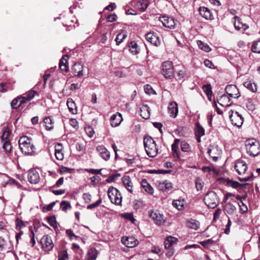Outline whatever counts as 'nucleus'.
<instances>
[{
  "label": "nucleus",
  "mask_w": 260,
  "mask_h": 260,
  "mask_svg": "<svg viewBox=\"0 0 260 260\" xmlns=\"http://www.w3.org/2000/svg\"><path fill=\"white\" fill-rule=\"evenodd\" d=\"M143 142L147 154L150 157H155L158 153V148L155 141L150 136H145Z\"/></svg>",
  "instance_id": "obj_1"
},
{
  "label": "nucleus",
  "mask_w": 260,
  "mask_h": 260,
  "mask_svg": "<svg viewBox=\"0 0 260 260\" xmlns=\"http://www.w3.org/2000/svg\"><path fill=\"white\" fill-rule=\"evenodd\" d=\"M247 153L250 156H255L260 153V143L254 139H249L245 141Z\"/></svg>",
  "instance_id": "obj_2"
},
{
  "label": "nucleus",
  "mask_w": 260,
  "mask_h": 260,
  "mask_svg": "<svg viewBox=\"0 0 260 260\" xmlns=\"http://www.w3.org/2000/svg\"><path fill=\"white\" fill-rule=\"evenodd\" d=\"M19 145L22 152L25 154H30L35 151V146L31 140L26 136L21 137L19 140Z\"/></svg>",
  "instance_id": "obj_3"
},
{
  "label": "nucleus",
  "mask_w": 260,
  "mask_h": 260,
  "mask_svg": "<svg viewBox=\"0 0 260 260\" xmlns=\"http://www.w3.org/2000/svg\"><path fill=\"white\" fill-rule=\"evenodd\" d=\"M204 201L206 205L210 208L214 209L218 205L219 201L216 193L213 191H209L205 195Z\"/></svg>",
  "instance_id": "obj_4"
},
{
  "label": "nucleus",
  "mask_w": 260,
  "mask_h": 260,
  "mask_svg": "<svg viewBox=\"0 0 260 260\" xmlns=\"http://www.w3.org/2000/svg\"><path fill=\"white\" fill-rule=\"evenodd\" d=\"M108 195L112 203L116 205H121L122 196L120 192L116 188L110 187L108 191Z\"/></svg>",
  "instance_id": "obj_5"
},
{
  "label": "nucleus",
  "mask_w": 260,
  "mask_h": 260,
  "mask_svg": "<svg viewBox=\"0 0 260 260\" xmlns=\"http://www.w3.org/2000/svg\"><path fill=\"white\" fill-rule=\"evenodd\" d=\"M161 73L166 79H172L174 76V70L172 62L166 61L161 66Z\"/></svg>",
  "instance_id": "obj_6"
},
{
  "label": "nucleus",
  "mask_w": 260,
  "mask_h": 260,
  "mask_svg": "<svg viewBox=\"0 0 260 260\" xmlns=\"http://www.w3.org/2000/svg\"><path fill=\"white\" fill-rule=\"evenodd\" d=\"M230 118L233 125L240 127L243 124L244 118L239 112L231 110L230 112Z\"/></svg>",
  "instance_id": "obj_7"
},
{
  "label": "nucleus",
  "mask_w": 260,
  "mask_h": 260,
  "mask_svg": "<svg viewBox=\"0 0 260 260\" xmlns=\"http://www.w3.org/2000/svg\"><path fill=\"white\" fill-rule=\"evenodd\" d=\"M149 216L158 225L164 224L166 221L163 214H161L158 210L150 211Z\"/></svg>",
  "instance_id": "obj_8"
},
{
  "label": "nucleus",
  "mask_w": 260,
  "mask_h": 260,
  "mask_svg": "<svg viewBox=\"0 0 260 260\" xmlns=\"http://www.w3.org/2000/svg\"><path fill=\"white\" fill-rule=\"evenodd\" d=\"M159 20L162 23L163 25L170 29H174L176 26V21L172 17L163 15L159 18Z\"/></svg>",
  "instance_id": "obj_9"
},
{
  "label": "nucleus",
  "mask_w": 260,
  "mask_h": 260,
  "mask_svg": "<svg viewBox=\"0 0 260 260\" xmlns=\"http://www.w3.org/2000/svg\"><path fill=\"white\" fill-rule=\"evenodd\" d=\"M42 248L45 251L51 250L53 247L51 238L48 235H44L41 239Z\"/></svg>",
  "instance_id": "obj_10"
},
{
  "label": "nucleus",
  "mask_w": 260,
  "mask_h": 260,
  "mask_svg": "<svg viewBox=\"0 0 260 260\" xmlns=\"http://www.w3.org/2000/svg\"><path fill=\"white\" fill-rule=\"evenodd\" d=\"M226 93L231 98L237 99L240 96V93L237 87L234 85H229L225 88Z\"/></svg>",
  "instance_id": "obj_11"
},
{
  "label": "nucleus",
  "mask_w": 260,
  "mask_h": 260,
  "mask_svg": "<svg viewBox=\"0 0 260 260\" xmlns=\"http://www.w3.org/2000/svg\"><path fill=\"white\" fill-rule=\"evenodd\" d=\"M247 168L246 164L243 160H238L235 165V169L240 175L245 174Z\"/></svg>",
  "instance_id": "obj_12"
},
{
  "label": "nucleus",
  "mask_w": 260,
  "mask_h": 260,
  "mask_svg": "<svg viewBox=\"0 0 260 260\" xmlns=\"http://www.w3.org/2000/svg\"><path fill=\"white\" fill-rule=\"evenodd\" d=\"M146 39L152 45L158 46L160 45V42L158 36L154 32H148L146 34Z\"/></svg>",
  "instance_id": "obj_13"
},
{
  "label": "nucleus",
  "mask_w": 260,
  "mask_h": 260,
  "mask_svg": "<svg viewBox=\"0 0 260 260\" xmlns=\"http://www.w3.org/2000/svg\"><path fill=\"white\" fill-rule=\"evenodd\" d=\"M226 180V184L228 186H231L233 188L237 189L238 191L244 189L245 188H246V186L248 185L247 183H240L237 181H233V180Z\"/></svg>",
  "instance_id": "obj_14"
},
{
  "label": "nucleus",
  "mask_w": 260,
  "mask_h": 260,
  "mask_svg": "<svg viewBox=\"0 0 260 260\" xmlns=\"http://www.w3.org/2000/svg\"><path fill=\"white\" fill-rule=\"evenodd\" d=\"M200 15L206 20L213 19V14L210 10L205 7H200L199 9Z\"/></svg>",
  "instance_id": "obj_15"
},
{
  "label": "nucleus",
  "mask_w": 260,
  "mask_h": 260,
  "mask_svg": "<svg viewBox=\"0 0 260 260\" xmlns=\"http://www.w3.org/2000/svg\"><path fill=\"white\" fill-rule=\"evenodd\" d=\"M234 27L237 30L244 31L248 28V26L242 21V19L236 16L234 17Z\"/></svg>",
  "instance_id": "obj_16"
},
{
  "label": "nucleus",
  "mask_w": 260,
  "mask_h": 260,
  "mask_svg": "<svg viewBox=\"0 0 260 260\" xmlns=\"http://www.w3.org/2000/svg\"><path fill=\"white\" fill-rule=\"evenodd\" d=\"M122 115L120 113L117 112L110 118L111 125L112 127H117L120 125L122 121Z\"/></svg>",
  "instance_id": "obj_17"
},
{
  "label": "nucleus",
  "mask_w": 260,
  "mask_h": 260,
  "mask_svg": "<svg viewBox=\"0 0 260 260\" xmlns=\"http://www.w3.org/2000/svg\"><path fill=\"white\" fill-rule=\"evenodd\" d=\"M168 109L170 116L175 118L178 112L177 104L175 102H172L169 104Z\"/></svg>",
  "instance_id": "obj_18"
},
{
  "label": "nucleus",
  "mask_w": 260,
  "mask_h": 260,
  "mask_svg": "<svg viewBox=\"0 0 260 260\" xmlns=\"http://www.w3.org/2000/svg\"><path fill=\"white\" fill-rule=\"evenodd\" d=\"M123 243L128 247H134L139 244L138 240L133 237H126L122 239Z\"/></svg>",
  "instance_id": "obj_19"
},
{
  "label": "nucleus",
  "mask_w": 260,
  "mask_h": 260,
  "mask_svg": "<svg viewBox=\"0 0 260 260\" xmlns=\"http://www.w3.org/2000/svg\"><path fill=\"white\" fill-rule=\"evenodd\" d=\"M96 150L99 152L101 156L105 160H107L110 158V152L104 146L101 145L98 146Z\"/></svg>",
  "instance_id": "obj_20"
},
{
  "label": "nucleus",
  "mask_w": 260,
  "mask_h": 260,
  "mask_svg": "<svg viewBox=\"0 0 260 260\" xmlns=\"http://www.w3.org/2000/svg\"><path fill=\"white\" fill-rule=\"evenodd\" d=\"M157 187L159 190L165 191L171 189L172 188V185L171 182H168L166 180H162V181H159L157 185Z\"/></svg>",
  "instance_id": "obj_21"
},
{
  "label": "nucleus",
  "mask_w": 260,
  "mask_h": 260,
  "mask_svg": "<svg viewBox=\"0 0 260 260\" xmlns=\"http://www.w3.org/2000/svg\"><path fill=\"white\" fill-rule=\"evenodd\" d=\"M177 242V239L175 237L172 236L167 237L165 241H164V245L166 249L170 248H173V246Z\"/></svg>",
  "instance_id": "obj_22"
},
{
  "label": "nucleus",
  "mask_w": 260,
  "mask_h": 260,
  "mask_svg": "<svg viewBox=\"0 0 260 260\" xmlns=\"http://www.w3.org/2000/svg\"><path fill=\"white\" fill-rule=\"evenodd\" d=\"M230 98L229 96L223 94L217 100V103L222 107H229L232 105Z\"/></svg>",
  "instance_id": "obj_23"
},
{
  "label": "nucleus",
  "mask_w": 260,
  "mask_h": 260,
  "mask_svg": "<svg viewBox=\"0 0 260 260\" xmlns=\"http://www.w3.org/2000/svg\"><path fill=\"white\" fill-rule=\"evenodd\" d=\"M148 6L147 0H137L135 4V7L141 12L146 10Z\"/></svg>",
  "instance_id": "obj_24"
},
{
  "label": "nucleus",
  "mask_w": 260,
  "mask_h": 260,
  "mask_svg": "<svg viewBox=\"0 0 260 260\" xmlns=\"http://www.w3.org/2000/svg\"><path fill=\"white\" fill-rule=\"evenodd\" d=\"M208 153L215 161L218 160V158H219L220 154L219 151H218L217 148L216 147H212V148H209L208 150Z\"/></svg>",
  "instance_id": "obj_25"
},
{
  "label": "nucleus",
  "mask_w": 260,
  "mask_h": 260,
  "mask_svg": "<svg viewBox=\"0 0 260 260\" xmlns=\"http://www.w3.org/2000/svg\"><path fill=\"white\" fill-rule=\"evenodd\" d=\"M179 142L180 140L179 139H175L174 143L172 145V150L173 151V156L177 158H179L180 157V152L178 151Z\"/></svg>",
  "instance_id": "obj_26"
},
{
  "label": "nucleus",
  "mask_w": 260,
  "mask_h": 260,
  "mask_svg": "<svg viewBox=\"0 0 260 260\" xmlns=\"http://www.w3.org/2000/svg\"><path fill=\"white\" fill-rule=\"evenodd\" d=\"M69 56L68 55H64L59 62V68L62 71L67 72L68 71V58Z\"/></svg>",
  "instance_id": "obj_27"
},
{
  "label": "nucleus",
  "mask_w": 260,
  "mask_h": 260,
  "mask_svg": "<svg viewBox=\"0 0 260 260\" xmlns=\"http://www.w3.org/2000/svg\"><path fill=\"white\" fill-rule=\"evenodd\" d=\"M44 122L47 130H51L53 128L54 121L51 117H46L44 118Z\"/></svg>",
  "instance_id": "obj_28"
},
{
  "label": "nucleus",
  "mask_w": 260,
  "mask_h": 260,
  "mask_svg": "<svg viewBox=\"0 0 260 260\" xmlns=\"http://www.w3.org/2000/svg\"><path fill=\"white\" fill-rule=\"evenodd\" d=\"M184 199H178L174 200L172 204L175 208L178 210H181L184 208Z\"/></svg>",
  "instance_id": "obj_29"
},
{
  "label": "nucleus",
  "mask_w": 260,
  "mask_h": 260,
  "mask_svg": "<svg viewBox=\"0 0 260 260\" xmlns=\"http://www.w3.org/2000/svg\"><path fill=\"white\" fill-rule=\"evenodd\" d=\"M243 85L246 88L253 92L257 90L256 84L250 80L245 81Z\"/></svg>",
  "instance_id": "obj_30"
},
{
  "label": "nucleus",
  "mask_w": 260,
  "mask_h": 260,
  "mask_svg": "<svg viewBox=\"0 0 260 260\" xmlns=\"http://www.w3.org/2000/svg\"><path fill=\"white\" fill-rule=\"evenodd\" d=\"M39 172L35 169H30L27 173V179H40Z\"/></svg>",
  "instance_id": "obj_31"
},
{
  "label": "nucleus",
  "mask_w": 260,
  "mask_h": 260,
  "mask_svg": "<svg viewBox=\"0 0 260 260\" xmlns=\"http://www.w3.org/2000/svg\"><path fill=\"white\" fill-rule=\"evenodd\" d=\"M149 108L147 106H143L141 109V116L144 119H147L149 118Z\"/></svg>",
  "instance_id": "obj_32"
},
{
  "label": "nucleus",
  "mask_w": 260,
  "mask_h": 260,
  "mask_svg": "<svg viewBox=\"0 0 260 260\" xmlns=\"http://www.w3.org/2000/svg\"><path fill=\"white\" fill-rule=\"evenodd\" d=\"M203 89L204 90V91L207 95L208 99L209 101H211L212 98V87L210 84H206L204 85L203 86Z\"/></svg>",
  "instance_id": "obj_33"
},
{
  "label": "nucleus",
  "mask_w": 260,
  "mask_h": 260,
  "mask_svg": "<svg viewBox=\"0 0 260 260\" xmlns=\"http://www.w3.org/2000/svg\"><path fill=\"white\" fill-rule=\"evenodd\" d=\"M98 255L97 250L93 248H90L87 253V260H95Z\"/></svg>",
  "instance_id": "obj_34"
},
{
  "label": "nucleus",
  "mask_w": 260,
  "mask_h": 260,
  "mask_svg": "<svg viewBox=\"0 0 260 260\" xmlns=\"http://www.w3.org/2000/svg\"><path fill=\"white\" fill-rule=\"evenodd\" d=\"M194 133L196 136H203L205 135V130L199 123L196 124Z\"/></svg>",
  "instance_id": "obj_35"
},
{
  "label": "nucleus",
  "mask_w": 260,
  "mask_h": 260,
  "mask_svg": "<svg viewBox=\"0 0 260 260\" xmlns=\"http://www.w3.org/2000/svg\"><path fill=\"white\" fill-rule=\"evenodd\" d=\"M187 226L190 229L197 230L199 228L200 223L196 220L190 219L187 222Z\"/></svg>",
  "instance_id": "obj_36"
},
{
  "label": "nucleus",
  "mask_w": 260,
  "mask_h": 260,
  "mask_svg": "<svg viewBox=\"0 0 260 260\" xmlns=\"http://www.w3.org/2000/svg\"><path fill=\"white\" fill-rule=\"evenodd\" d=\"M224 209L229 214H233L236 210V207L231 203H228L225 204Z\"/></svg>",
  "instance_id": "obj_37"
},
{
  "label": "nucleus",
  "mask_w": 260,
  "mask_h": 260,
  "mask_svg": "<svg viewBox=\"0 0 260 260\" xmlns=\"http://www.w3.org/2000/svg\"><path fill=\"white\" fill-rule=\"evenodd\" d=\"M67 106L70 112L72 113L76 112V107L74 101L72 99H69L67 102Z\"/></svg>",
  "instance_id": "obj_38"
},
{
  "label": "nucleus",
  "mask_w": 260,
  "mask_h": 260,
  "mask_svg": "<svg viewBox=\"0 0 260 260\" xmlns=\"http://www.w3.org/2000/svg\"><path fill=\"white\" fill-rule=\"evenodd\" d=\"M142 186L147 192L150 194H153V188L146 181V180H143V181L142 182Z\"/></svg>",
  "instance_id": "obj_39"
},
{
  "label": "nucleus",
  "mask_w": 260,
  "mask_h": 260,
  "mask_svg": "<svg viewBox=\"0 0 260 260\" xmlns=\"http://www.w3.org/2000/svg\"><path fill=\"white\" fill-rule=\"evenodd\" d=\"M127 37V34L124 31H121L119 33L115 39V41L116 42V44L119 45L123 40Z\"/></svg>",
  "instance_id": "obj_40"
},
{
  "label": "nucleus",
  "mask_w": 260,
  "mask_h": 260,
  "mask_svg": "<svg viewBox=\"0 0 260 260\" xmlns=\"http://www.w3.org/2000/svg\"><path fill=\"white\" fill-rule=\"evenodd\" d=\"M180 147L181 149L183 152H190L191 151V148L190 145L188 143L184 141L181 142Z\"/></svg>",
  "instance_id": "obj_41"
},
{
  "label": "nucleus",
  "mask_w": 260,
  "mask_h": 260,
  "mask_svg": "<svg viewBox=\"0 0 260 260\" xmlns=\"http://www.w3.org/2000/svg\"><path fill=\"white\" fill-rule=\"evenodd\" d=\"M129 51L133 54L136 55L139 53L138 45L135 42H131L129 45Z\"/></svg>",
  "instance_id": "obj_42"
},
{
  "label": "nucleus",
  "mask_w": 260,
  "mask_h": 260,
  "mask_svg": "<svg viewBox=\"0 0 260 260\" xmlns=\"http://www.w3.org/2000/svg\"><path fill=\"white\" fill-rule=\"evenodd\" d=\"M197 44L200 49L207 52H210L211 50L210 47L207 44L203 43L201 41H198Z\"/></svg>",
  "instance_id": "obj_43"
},
{
  "label": "nucleus",
  "mask_w": 260,
  "mask_h": 260,
  "mask_svg": "<svg viewBox=\"0 0 260 260\" xmlns=\"http://www.w3.org/2000/svg\"><path fill=\"white\" fill-rule=\"evenodd\" d=\"M122 183L125 186L126 188L130 192H133V183L131 180H122Z\"/></svg>",
  "instance_id": "obj_44"
},
{
  "label": "nucleus",
  "mask_w": 260,
  "mask_h": 260,
  "mask_svg": "<svg viewBox=\"0 0 260 260\" xmlns=\"http://www.w3.org/2000/svg\"><path fill=\"white\" fill-rule=\"evenodd\" d=\"M252 50L253 52L260 53V40L253 43L252 46Z\"/></svg>",
  "instance_id": "obj_45"
},
{
  "label": "nucleus",
  "mask_w": 260,
  "mask_h": 260,
  "mask_svg": "<svg viewBox=\"0 0 260 260\" xmlns=\"http://www.w3.org/2000/svg\"><path fill=\"white\" fill-rule=\"evenodd\" d=\"M3 143V148L5 150V151L7 152H10L11 150V145L10 142L8 140H6L5 141H2Z\"/></svg>",
  "instance_id": "obj_46"
},
{
  "label": "nucleus",
  "mask_w": 260,
  "mask_h": 260,
  "mask_svg": "<svg viewBox=\"0 0 260 260\" xmlns=\"http://www.w3.org/2000/svg\"><path fill=\"white\" fill-rule=\"evenodd\" d=\"M60 208L63 211H66L71 208L70 203L68 201H62L60 203Z\"/></svg>",
  "instance_id": "obj_47"
},
{
  "label": "nucleus",
  "mask_w": 260,
  "mask_h": 260,
  "mask_svg": "<svg viewBox=\"0 0 260 260\" xmlns=\"http://www.w3.org/2000/svg\"><path fill=\"white\" fill-rule=\"evenodd\" d=\"M10 135V131L8 127H6L3 132V135L1 136L2 141H5L7 140L9 136Z\"/></svg>",
  "instance_id": "obj_48"
},
{
  "label": "nucleus",
  "mask_w": 260,
  "mask_h": 260,
  "mask_svg": "<svg viewBox=\"0 0 260 260\" xmlns=\"http://www.w3.org/2000/svg\"><path fill=\"white\" fill-rule=\"evenodd\" d=\"M84 130L87 135L90 138L92 137L94 134L93 128L90 126H85Z\"/></svg>",
  "instance_id": "obj_49"
},
{
  "label": "nucleus",
  "mask_w": 260,
  "mask_h": 260,
  "mask_svg": "<svg viewBox=\"0 0 260 260\" xmlns=\"http://www.w3.org/2000/svg\"><path fill=\"white\" fill-rule=\"evenodd\" d=\"M47 221L50 226L53 228L57 227V224L55 216L48 217Z\"/></svg>",
  "instance_id": "obj_50"
},
{
  "label": "nucleus",
  "mask_w": 260,
  "mask_h": 260,
  "mask_svg": "<svg viewBox=\"0 0 260 260\" xmlns=\"http://www.w3.org/2000/svg\"><path fill=\"white\" fill-rule=\"evenodd\" d=\"M145 203L143 200H136L134 205V207L135 208V209H138L139 208H143V207L145 206Z\"/></svg>",
  "instance_id": "obj_51"
},
{
  "label": "nucleus",
  "mask_w": 260,
  "mask_h": 260,
  "mask_svg": "<svg viewBox=\"0 0 260 260\" xmlns=\"http://www.w3.org/2000/svg\"><path fill=\"white\" fill-rule=\"evenodd\" d=\"M55 204H56L55 202H53L51 203H50V204L44 206L42 208V211L43 212H46L51 211L53 207L55 205Z\"/></svg>",
  "instance_id": "obj_52"
},
{
  "label": "nucleus",
  "mask_w": 260,
  "mask_h": 260,
  "mask_svg": "<svg viewBox=\"0 0 260 260\" xmlns=\"http://www.w3.org/2000/svg\"><path fill=\"white\" fill-rule=\"evenodd\" d=\"M68 259V254L66 250L61 251L58 255V260H67Z\"/></svg>",
  "instance_id": "obj_53"
},
{
  "label": "nucleus",
  "mask_w": 260,
  "mask_h": 260,
  "mask_svg": "<svg viewBox=\"0 0 260 260\" xmlns=\"http://www.w3.org/2000/svg\"><path fill=\"white\" fill-rule=\"evenodd\" d=\"M239 206L240 208V210L242 213H245L248 211V208L247 206L243 202L242 203L239 202L238 203Z\"/></svg>",
  "instance_id": "obj_54"
},
{
  "label": "nucleus",
  "mask_w": 260,
  "mask_h": 260,
  "mask_svg": "<svg viewBox=\"0 0 260 260\" xmlns=\"http://www.w3.org/2000/svg\"><path fill=\"white\" fill-rule=\"evenodd\" d=\"M66 234L71 240L77 239L78 238H79V237L75 235L73 233V231L70 229L66 230Z\"/></svg>",
  "instance_id": "obj_55"
},
{
  "label": "nucleus",
  "mask_w": 260,
  "mask_h": 260,
  "mask_svg": "<svg viewBox=\"0 0 260 260\" xmlns=\"http://www.w3.org/2000/svg\"><path fill=\"white\" fill-rule=\"evenodd\" d=\"M7 184L10 183L11 184L15 185L18 188H22V189H26L25 187H23L16 180H9L7 183Z\"/></svg>",
  "instance_id": "obj_56"
},
{
  "label": "nucleus",
  "mask_w": 260,
  "mask_h": 260,
  "mask_svg": "<svg viewBox=\"0 0 260 260\" xmlns=\"http://www.w3.org/2000/svg\"><path fill=\"white\" fill-rule=\"evenodd\" d=\"M204 186V182L203 180H196V187L198 190H202Z\"/></svg>",
  "instance_id": "obj_57"
},
{
  "label": "nucleus",
  "mask_w": 260,
  "mask_h": 260,
  "mask_svg": "<svg viewBox=\"0 0 260 260\" xmlns=\"http://www.w3.org/2000/svg\"><path fill=\"white\" fill-rule=\"evenodd\" d=\"M101 203L102 200L101 199H100L95 203L88 205L87 208L88 209H91L94 208L99 206Z\"/></svg>",
  "instance_id": "obj_58"
},
{
  "label": "nucleus",
  "mask_w": 260,
  "mask_h": 260,
  "mask_svg": "<svg viewBox=\"0 0 260 260\" xmlns=\"http://www.w3.org/2000/svg\"><path fill=\"white\" fill-rule=\"evenodd\" d=\"M84 171H86L87 172H89V173H91L92 174L97 175V174H101V172L102 171V169L97 170V169H86Z\"/></svg>",
  "instance_id": "obj_59"
},
{
  "label": "nucleus",
  "mask_w": 260,
  "mask_h": 260,
  "mask_svg": "<svg viewBox=\"0 0 260 260\" xmlns=\"http://www.w3.org/2000/svg\"><path fill=\"white\" fill-rule=\"evenodd\" d=\"M144 90L145 93L148 94H151L154 92L152 87L149 84L146 85L144 86Z\"/></svg>",
  "instance_id": "obj_60"
},
{
  "label": "nucleus",
  "mask_w": 260,
  "mask_h": 260,
  "mask_svg": "<svg viewBox=\"0 0 260 260\" xmlns=\"http://www.w3.org/2000/svg\"><path fill=\"white\" fill-rule=\"evenodd\" d=\"M19 101V97H17L14 99L11 102V107L13 109H16L17 107H19V105H18V103Z\"/></svg>",
  "instance_id": "obj_61"
},
{
  "label": "nucleus",
  "mask_w": 260,
  "mask_h": 260,
  "mask_svg": "<svg viewBox=\"0 0 260 260\" xmlns=\"http://www.w3.org/2000/svg\"><path fill=\"white\" fill-rule=\"evenodd\" d=\"M79 64L75 63L73 67L74 74L75 76H80V75L81 74V71H77L76 69L77 68L79 67Z\"/></svg>",
  "instance_id": "obj_62"
},
{
  "label": "nucleus",
  "mask_w": 260,
  "mask_h": 260,
  "mask_svg": "<svg viewBox=\"0 0 260 260\" xmlns=\"http://www.w3.org/2000/svg\"><path fill=\"white\" fill-rule=\"evenodd\" d=\"M204 63L205 66L206 67H208L210 69H214V68L213 63L211 61H210L209 59H205Z\"/></svg>",
  "instance_id": "obj_63"
},
{
  "label": "nucleus",
  "mask_w": 260,
  "mask_h": 260,
  "mask_svg": "<svg viewBox=\"0 0 260 260\" xmlns=\"http://www.w3.org/2000/svg\"><path fill=\"white\" fill-rule=\"evenodd\" d=\"M36 94H37V92L36 91H29L26 96V97L27 98V100L30 101L31 99L34 98Z\"/></svg>",
  "instance_id": "obj_64"
}]
</instances>
